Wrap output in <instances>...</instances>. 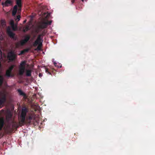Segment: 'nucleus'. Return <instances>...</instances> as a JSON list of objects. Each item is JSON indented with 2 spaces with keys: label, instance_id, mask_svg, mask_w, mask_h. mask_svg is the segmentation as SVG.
Segmentation results:
<instances>
[{
  "label": "nucleus",
  "instance_id": "2",
  "mask_svg": "<svg viewBox=\"0 0 155 155\" xmlns=\"http://www.w3.org/2000/svg\"><path fill=\"white\" fill-rule=\"evenodd\" d=\"M30 38V36L29 35H27L25 36V39L21 40L20 42H17L16 44V47L18 48L20 45L23 46L25 43H27Z\"/></svg>",
  "mask_w": 155,
  "mask_h": 155
},
{
  "label": "nucleus",
  "instance_id": "34",
  "mask_svg": "<svg viewBox=\"0 0 155 155\" xmlns=\"http://www.w3.org/2000/svg\"><path fill=\"white\" fill-rule=\"evenodd\" d=\"M42 74H41V73H40L39 74V76L40 77H42Z\"/></svg>",
  "mask_w": 155,
  "mask_h": 155
},
{
  "label": "nucleus",
  "instance_id": "6",
  "mask_svg": "<svg viewBox=\"0 0 155 155\" xmlns=\"http://www.w3.org/2000/svg\"><path fill=\"white\" fill-rule=\"evenodd\" d=\"M19 95L23 97L25 99H26L27 97L26 94L23 92L21 89H18L17 90Z\"/></svg>",
  "mask_w": 155,
  "mask_h": 155
},
{
  "label": "nucleus",
  "instance_id": "10",
  "mask_svg": "<svg viewBox=\"0 0 155 155\" xmlns=\"http://www.w3.org/2000/svg\"><path fill=\"white\" fill-rule=\"evenodd\" d=\"M12 3V1L11 0H6L4 4V5L5 6H8L9 5H11ZM4 5V4H3Z\"/></svg>",
  "mask_w": 155,
  "mask_h": 155
},
{
  "label": "nucleus",
  "instance_id": "11",
  "mask_svg": "<svg viewBox=\"0 0 155 155\" xmlns=\"http://www.w3.org/2000/svg\"><path fill=\"white\" fill-rule=\"evenodd\" d=\"M12 129L13 130H14V129L17 130V128L18 127V126L17 123L16 122H13L12 123Z\"/></svg>",
  "mask_w": 155,
  "mask_h": 155
},
{
  "label": "nucleus",
  "instance_id": "14",
  "mask_svg": "<svg viewBox=\"0 0 155 155\" xmlns=\"http://www.w3.org/2000/svg\"><path fill=\"white\" fill-rule=\"evenodd\" d=\"M19 74L21 76H22L23 75L25 69H20L19 68Z\"/></svg>",
  "mask_w": 155,
  "mask_h": 155
},
{
  "label": "nucleus",
  "instance_id": "16",
  "mask_svg": "<svg viewBox=\"0 0 155 155\" xmlns=\"http://www.w3.org/2000/svg\"><path fill=\"white\" fill-rule=\"evenodd\" d=\"M30 30L29 26L28 25H26L23 28V31L25 32Z\"/></svg>",
  "mask_w": 155,
  "mask_h": 155
},
{
  "label": "nucleus",
  "instance_id": "22",
  "mask_svg": "<svg viewBox=\"0 0 155 155\" xmlns=\"http://www.w3.org/2000/svg\"><path fill=\"white\" fill-rule=\"evenodd\" d=\"M21 18V16L20 15H18L17 16L16 18L15 19V21H16L18 22V21L20 20Z\"/></svg>",
  "mask_w": 155,
  "mask_h": 155
},
{
  "label": "nucleus",
  "instance_id": "32",
  "mask_svg": "<svg viewBox=\"0 0 155 155\" xmlns=\"http://www.w3.org/2000/svg\"><path fill=\"white\" fill-rule=\"evenodd\" d=\"M2 57V52L1 50L0 49V57Z\"/></svg>",
  "mask_w": 155,
  "mask_h": 155
},
{
  "label": "nucleus",
  "instance_id": "19",
  "mask_svg": "<svg viewBox=\"0 0 155 155\" xmlns=\"http://www.w3.org/2000/svg\"><path fill=\"white\" fill-rule=\"evenodd\" d=\"M11 27L12 29V30L14 31H15L17 30V26L16 25H15V24L13 25Z\"/></svg>",
  "mask_w": 155,
  "mask_h": 155
},
{
  "label": "nucleus",
  "instance_id": "21",
  "mask_svg": "<svg viewBox=\"0 0 155 155\" xmlns=\"http://www.w3.org/2000/svg\"><path fill=\"white\" fill-rule=\"evenodd\" d=\"M14 66H15L14 65H12L9 68L8 70L12 72V70L14 68Z\"/></svg>",
  "mask_w": 155,
  "mask_h": 155
},
{
  "label": "nucleus",
  "instance_id": "26",
  "mask_svg": "<svg viewBox=\"0 0 155 155\" xmlns=\"http://www.w3.org/2000/svg\"><path fill=\"white\" fill-rule=\"evenodd\" d=\"M36 40L40 42L41 41V35H38Z\"/></svg>",
  "mask_w": 155,
  "mask_h": 155
},
{
  "label": "nucleus",
  "instance_id": "18",
  "mask_svg": "<svg viewBox=\"0 0 155 155\" xmlns=\"http://www.w3.org/2000/svg\"><path fill=\"white\" fill-rule=\"evenodd\" d=\"M40 43V42L38 41V40H36L34 43L33 45L35 47L37 46L38 44H39Z\"/></svg>",
  "mask_w": 155,
  "mask_h": 155
},
{
  "label": "nucleus",
  "instance_id": "35",
  "mask_svg": "<svg viewBox=\"0 0 155 155\" xmlns=\"http://www.w3.org/2000/svg\"><path fill=\"white\" fill-rule=\"evenodd\" d=\"M26 21L25 20L24 21V23H25V22H26Z\"/></svg>",
  "mask_w": 155,
  "mask_h": 155
},
{
  "label": "nucleus",
  "instance_id": "27",
  "mask_svg": "<svg viewBox=\"0 0 155 155\" xmlns=\"http://www.w3.org/2000/svg\"><path fill=\"white\" fill-rule=\"evenodd\" d=\"M42 45V43H40L39 44V45L38 46V47H37V49L39 50H40V47Z\"/></svg>",
  "mask_w": 155,
  "mask_h": 155
},
{
  "label": "nucleus",
  "instance_id": "20",
  "mask_svg": "<svg viewBox=\"0 0 155 155\" xmlns=\"http://www.w3.org/2000/svg\"><path fill=\"white\" fill-rule=\"evenodd\" d=\"M26 64V61H23L21 62L20 65L25 66Z\"/></svg>",
  "mask_w": 155,
  "mask_h": 155
},
{
  "label": "nucleus",
  "instance_id": "7",
  "mask_svg": "<svg viewBox=\"0 0 155 155\" xmlns=\"http://www.w3.org/2000/svg\"><path fill=\"white\" fill-rule=\"evenodd\" d=\"M6 101V97L5 94L3 95L0 99V105H2Z\"/></svg>",
  "mask_w": 155,
  "mask_h": 155
},
{
  "label": "nucleus",
  "instance_id": "17",
  "mask_svg": "<svg viewBox=\"0 0 155 155\" xmlns=\"http://www.w3.org/2000/svg\"><path fill=\"white\" fill-rule=\"evenodd\" d=\"M3 78L2 76H0V86L2 84L3 82Z\"/></svg>",
  "mask_w": 155,
  "mask_h": 155
},
{
  "label": "nucleus",
  "instance_id": "28",
  "mask_svg": "<svg viewBox=\"0 0 155 155\" xmlns=\"http://www.w3.org/2000/svg\"><path fill=\"white\" fill-rule=\"evenodd\" d=\"M54 66H56V67H58V68H61V66H58V65H57V63H56V62H54Z\"/></svg>",
  "mask_w": 155,
  "mask_h": 155
},
{
  "label": "nucleus",
  "instance_id": "1",
  "mask_svg": "<svg viewBox=\"0 0 155 155\" xmlns=\"http://www.w3.org/2000/svg\"><path fill=\"white\" fill-rule=\"evenodd\" d=\"M28 111V108L25 107H22L20 116L19 117V124L22 126L26 123L30 124L33 117L31 115L27 116V114Z\"/></svg>",
  "mask_w": 155,
  "mask_h": 155
},
{
  "label": "nucleus",
  "instance_id": "24",
  "mask_svg": "<svg viewBox=\"0 0 155 155\" xmlns=\"http://www.w3.org/2000/svg\"><path fill=\"white\" fill-rule=\"evenodd\" d=\"M18 6L17 5H15L14 8H13V10H16V11H17V9H18Z\"/></svg>",
  "mask_w": 155,
  "mask_h": 155
},
{
  "label": "nucleus",
  "instance_id": "9",
  "mask_svg": "<svg viewBox=\"0 0 155 155\" xmlns=\"http://www.w3.org/2000/svg\"><path fill=\"white\" fill-rule=\"evenodd\" d=\"M5 75L8 77H13L14 75L12 73V72L7 70L6 71Z\"/></svg>",
  "mask_w": 155,
  "mask_h": 155
},
{
  "label": "nucleus",
  "instance_id": "23",
  "mask_svg": "<svg viewBox=\"0 0 155 155\" xmlns=\"http://www.w3.org/2000/svg\"><path fill=\"white\" fill-rule=\"evenodd\" d=\"M17 11L16 10H13L12 12V15L13 16H15V15L16 13H17Z\"/></svg>",
  "mask_w": 155,
  "mask_h": 155
},
{
  "label": "nucleus",
  "instance_id": "8",
  "mask_svg": "<svg viewBox=\"0 0 155 155\" xmlns=\"http://www.w3.org/2000/svg\"><path fill=\"white\" fill-rule=\"evenodd\" d=\"M16 4L19 8L18 10L21 11V7H22L21 0H16Z\"/></svg>",
  "mask_w": 155,
  "mask_h": 155
},
{
  "label": "nucleus",
  "instance_id": "13",
  "mask_svg": "<svg viewBox=\"0 0 155 155\" xmlns=\"http://www.w3.org/2000/svg\"><path fill=\"white\" fill-rule=\"evenodd\" d=\"M31 71L30 70H26V75L27 77H30L31 76Z\"/></svg>",
  "mask_w": 155,
  "mask_h": 155
},
{
  "label": "nucleus",
  "instance_id": "31",
  "mask_svg": "<svg viewBox=\"0 0 155 155\" xmlns=\"http://www.w3.org/2000/svg\"><path fill=\"white\" fill-rule=\"evenodd\" d=\"M1 23L3 25H4L5 24V21L2 20L1 21Z\"/></svg>",
  "mask_w": 155,
  "mask_h": 155
},
{
  "label": "nucleus",
  "instance_id": "4",
  "mask_svg": "<svg viewBox=\"0 0 155 155\" xmlns=\"http://www.w3.org/2000/svg\"><path fill=\"white\" fill-rule=\"evenodd\" d=\"M16 57V54L12 51L9 52L8 54L7 58L10 61H12L14 60Z\"/></svg>",
  "mask_w": 155,
  "mask_h": 155
},
{
  "label": "nucleus",
  "instance_id": "3",
  "mask_svg": "<svg viewBox=\"0 0 155 155\" xmlns=\"http://www.w3.org/2000/svg\"><path fill=\"white\" fill-rule=\"evenodd\" d=\"M51 21H48L47 20L46 21L41 22L39 23L38 27L40 28L43 29L47 28L48 25H51Z\"/></svg>",
  "mask_w": 155,
  "mask_h": 155
},
{
  "label": "nucleus",
  "instance_id": "12",
  "mask_svg": "<svg viewBox=\"0 0 155 155\" xmlns=\"http://www.w3.org/2000/svg\"><path fill=\"white\" fill-rule=\"evenodd\" d=\"M4 124V120L3 119H0V130H2Z\"/></svg>",
  "mask_w": 155,
  "mask_h": 155
},
{
  "label": "nucleus",
  "instance_id": "5",
  "mask_svg": "<svg viewBox=\"0 0 155 155\" xmlns=\"http://www.w3.org/2000/svg\"><path fill=\"white\" fill-rule=\"evenodd\" d=\"M7 32L8 34L11 38L15 40H16L17 38L15 37V34L11 31L9 27L7 28Z\"/></svg>",
  "mask_w": 155,
  "mask_h": 155
},
{
  "label": "nucleus",
  "instance_id": "30",
  "mask_svg": "<svg viewBox=\"0 0 155 155\" xmlns=\"http://www.w3.org/2000/svg\"><path fill=\"white\" fill-rule=\"evenodd\" d=\"M19 68L25 69V66L20 65Z\"/></svg>",
  "mask_w": 155,
  "mask_h": 155
},
{
  "label": "nucleus",
  "instance_id": "15",
  "mask_svg": "<svg viewBox=\"0 0 155 155\" xmlns=\"http://www.w3.org/2000/svg\"><path fill=\"white\" fill-rule=\"evenodd\" d=\"M29 49L28 48L25 49L20 52V53L19 54V55H21L24 54L25 53L28 52Z\"/></svg>",
  "mask_w": 155,
  "mask_h": 155
},
{
  "label": "nucleus",
  "instance_id": "25",
  "mask_svg": "<svg viewBox=\"0 0 155 155\" xmlns=\"http://www.w3.org/2000/svg\"><path fill=\"white\" fill-rule=\"evenodd\" d=\"M10 25L12 26L14 25V21L13 20H11L10 23Z\"/></svg>",
  "mask_w": 155,
  "mask_h": 155
},
{
  "label": "nucleus",
  "instance_id": "29",
  "mask_svg": "<svg viewBox=\"0 0 155 155\" xmlns=\"http://www.w3.org/2000/svg\"><path fill=\"white\" fill-rule=\"evenodd\" d=\"M45 72L48 74H51L50 72L48 71V68H45Z\"/></svg>",
  "mask_w": 155,
  "mask_h": 155
},
{
  "label": "nucleus",
  "instance_id": "33",
  "mask_svg": "<svg viewBox=\"0 0 155 155\" xmlns=\"http://www.w3.org/2000/svg\"><path fill=\"white\" fill-rule=\"evenodd\" d=\"M75 0H71V2L72 4H73Z\"/></svg>",
  "mask_w": 155,
  "mask_h": 155
}]
</instances>
